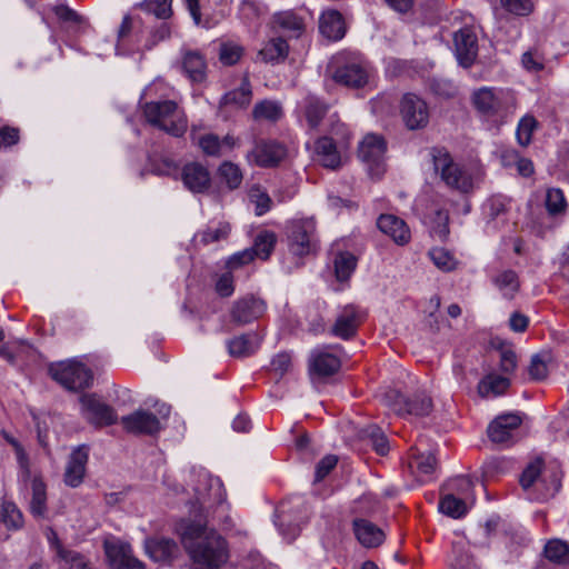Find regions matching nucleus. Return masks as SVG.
<instances>
[{
  "label": "nucleus",
  "mask_w": 569,
  "mask_h": 569,
  "mask_svg": "<svg viewBox=\"0 0 569 569\" xmlns=\"http://www.w3.org/2000/svg\"><path fill=\"white\" fill-rule=\"evenodd\" d=\"M176 531L190 558V569H220L228 562L227 540L206 521L181 520Z\"/></svg>",
  "instance_id": "obj_1"
},
{
  "label": "nucleus",
  "mask_w": 569,
  "mask_h": 569,
  "mask_svg": "<svg viewBox=\"0 0 569 569\" xmlns=\"http://www.w3.org/2000/svg\"><path fill=\"white\" fill-rule=\"evenodd\" d=\"M471 102L481 119L499 127L513 114L516 100L508 89L481 87L471 94Z\"/></svg>",
  "instance_id": "obj_2"
},
{
  "label": "nucleus",
  "mask_w": 569,
  "mask_h": 569,
  "mask_svg": "<svg viewBox=\"0 0 569 569\" xmlns=\"http://www.w3.org/2000/svg\"><path fill=\"white\" fill-rule=\"evenodd\" d=\"M146 121L168 134L181 137L188 128L184 111L172 100L146 102L142 107Z\"/></svg>",
  "instance_id": "obj_3"
},
{
  "label": "nucleus",
  "mask_w": 569,
  "mask_h": 569,
  "mask_svg": "<svg viewBox=\"0 0 569 569\" xmlns=\"http://www.w3.org/2000/svg\"><path fill=\"white\" fill-rule=\"evenodd\" d=\"M543 462L540 458L530 462L522 471L520 485L525 491L533 488L540 491L538 496L530 495V499H548L553 497L560 489V472L552 469H543Z\"/></svg>",
  "instance_id": "obj_4"
},
{
  "label": "nucleus",
  "mask_w": 569,
  "mask_h": 569,
  "mask_svg": "<svg viewBox=\"0 0 569 569\" xmlns=\"http://www.w3.org/2000/svg\"><path fill=\"white\" fill-rule=\"evenodd\" d=\"M433 168L440 174L447 187L461 193L473 190L476 179L470 170L455 162L445 150H435L432 153Z\"/></svg>",
  "instance_id": "obj_5"
},
{
  "label": "nucleus",
  "mask_w": 569,
  "mask_h": 569,
  "mask_svg": "<svg viewBox=\"0 0 569 569\" xmlns=\"http://www.w3.org/2000/svg\"><path fill=\"white\" fill-rule=\"evenodd\" d=\"M288 247L295 256H307L317 250L318 237L313 218L293 219L286 227Z\"/></svg>",
  "instance_id": "obj_6"
},
{
  "label": "nucleus",
  "mask_w": 569,
  "mask_h": 569,
  "mask_svg": "<svg viewBox=\"0 0 569 569\" xmlns=\"http://www.w3.org/2000/svg\"><path fill=\"white\" fill-rule=\"evenodd\" d=\"M308 519V507L301 497L281 502L277 509L276 526L281 536L291 541L300 533L301 525Z\"/></svg>",
  "instance_id": "obj_7"
},
{
  "label": "nucleus",
  "mask_w": 569,
  "mask_h": 569,
  "mask_svg": "<svg viewBox=\"0 0 569 569\" xmlns=\"http://www.w3.org/2000/svg\"><path fill=\"white\" fill-rule=\"evenodd\" d=\"M49 373L52 379L70 391H79L88 388L93 381L91 370L77 360L51 363Z\"/></svg>",
  "instance_id": "obj_8"
},
{
  "label": "nucleus",
  "mask_w": 569,
  "mask_h": 569,
  "mask_svg": "<svg viewBox=\"0 0 569 569\" xmlns=\"http://www.w3.org/2000/svg\"><path fill=\"white\" fill-rule=\"evenodd\" d=\"M157 415L138 409L121 418V425L127 432L134 435H154L163 427V421L170 415V407L166 403L159 406Z\"/></svg>",
  "instance_id": "obj_9"
},
{
  "label": "nucleus",
  "mask_w": 569,
  "mask_h": 569,
  "mask_svg": "<svg viewBox=\"0 0 569 569\" xmlns=\"http://www.w3.org/2000/svg\"><path fill=\"white\" fill-rule=\"evenodd\" d=\"M386 141L379 134L368 133L360 142L358 154L371 177L380 178L386 171Z\"/></svg>",
  "instance_id": "obj_10"
},
{
  "label": "nucleus",
  "mask_w": 569,
  "mask_h": 569,
  "mask_svg": "<svg viewBox=\"0 0 569 569\" xmlns=\"http://www.w3.org/2000/svg\"><path fill=\"white\" fill-rule=\"evenodd\" d=\"M383 402L399 416L411 415L416 417L428 416L432 409L431 399L425 395H416L412 399H406L399 391L389 390L383 395Z\"/></svg>",
  "instance_id": "obj_11"
},
{
  "label": "nucleus",
  "mask_w": 569,
  "mask_h": 569,
  "mask_svg": "<svg viewBox=\"0 0 569 569\" xmlns=\"http://www.w3.org/2000/svg\"><path fill=\"white\" fill-rule=\"evenodd\" d=\"M339 128L342 130V136L336 142H333L332 137H321L316 142L317 160L326 168H338L341 163V151L349 147L350 131L346 126Z\"/></svg>",
  "instance_id": "obj_12"
},
{
  "label": "nucleus",
  "mask_w": 569,
  "mask_h": 569,
  "mask_svg": "<svg viewBox=\"0 0 569 569\" xmlns=\"http://www.w3.org/2000/svg\"><path fill=\"white\" fill-rule=\"evenodd\" d=\"M80 413L90 423L109 426L117 421L114 410L96 393H83L79 398Z\"/></svg>",
  "instance_id": "obj_13"
},
{
  "label": "nucleus",
  "mask_w": 569,
  "mask_h": 569,
  "mask_svg": "<svg viewBox=\"0 0 569 569\" xmlns=\"http://www.w3.org/2000/svg\"><path fill=\"white\" fill-rule=\"evenodd\" d=\"M194 492L199 511L210 508L214 503L221 505L226 499V492L220 479L212 477L206 471L199 472Z\"/></svg>",
  "instance_id": "obj_14"
},
{
  "label": "nucleus",
  "mask_w": 569,
  "mask_h": 569,
  "mask_svg": "<svg viewBox=\"0 0 569 569\" xmlns=\"http://www.w3.org/2000/svg\"><path fill=\"white\" fill-rule=\"evenodd\" d=\"M103 548L113 569H144L142 561L133 556L129 543L111 538L104 540Z\"/></svg>",
  "instance_id": "obj_15"
},
{
  "label": "nucleus",
  "mask_w": 569,
  "mask_h": 569,
  "mask_svg": "<svg viewBox=\"0 0 569 569\" xmlns=\"http://www.w3.org/2000/svg\"><path fill=\"white\" fill-rule=\"evenodd\" d=\"M400 114L406 127L410 130L425 128L429 122L427 103L413 93L403 96L400 103Z\"/></svg>",
  "instance_id": "obj_16"
},
{
  "label": "nucleus",
  "mask_w": 569,
  "mask_h": 569,
  "mask_svg": "<svg viewBox=\"0 0 569 569\" xmlns=\"http://www.w3.org/2000/svg\"><path fill=\"white\" fill-rule=\"evenodd\" d=\"M286 156V149L274 141H257L253 148L246 154L249 164L259 167H272L278 164Z\"/></svg>",
  "instance_id": "obj_17"
},
{
  "label": "nucleus",
  "mask_w": 569,
  "mask_h": 569,
  "mask_svg": "<svg viewBox=\"0 0 569 569\" xmlns=\"http://www.w3.org/2000/svg\"><path fill=\"white\" fill-rule=\"evenodd\" d=\"M455 52L460 66L468 68L477 58L478 40L471 28H462L455 33Z\"/></svg>",
  "instance_id": "obj_18"
},
{
  "label": "nucleus",
  "mask_w": 569,
  "mask_h": 569,
  "mask_svg": "<svg viewBox=\"0 0 569 569\" xmlns=\"http://www.w3.org/2000/svg\"><path fill=\"white\" fill-rule=\"evenodd\" d=\"M368 68L359 59H352L338 67L333 73V79L347 87L360 88L368 82Z\"/></svg>",
  "instance_id": "obj_19"
},
{
  "label": "nucleus",
  "mask_w": 569,
  "mask_h": 569,
  "mask_svg": "<svg viewBox=\"0 0 569 569\" xmlns=\"http://www.w3.org/2000/svg\"><path fill=\"white\" fill-rule=\"evenodd\" d=\"M272 29L288 38H300L306 32V20L292 10L277 12L271 19Z\"/></svg>",
  "instance_id": "obj_20"
},
{
  "label": "nucleus",
  "mask_w": 569,
  "mask_h": 569,
  "mask_svg": "<svg viewBox=\"0 0 569 569\" xmlns=\"http://www.w3.org/2000/svg\"><path fill=\"white\" fill-rule=\"evenodd\" d=\"M340 368L339 358L327 349H315L309 358L311 379L332 376Z\"/></svg>",
  "instance_id": "obj_21"
},
{
  "label": "nucleus",
  "mask_w": 569,
  "mask_h": 569,
  "mask_svg": "<svg viewBox=\"0 0 569 569\" xmlns=\"http://www.w3.org/2000/svg\"><path fill=\"white\" fill-rule=\"evenodd\" d=\"M183 186L193 193H203L211 186L209 170L199 162H189L181 170Z\"/></svg>",
  "instance_id": "obj_22"
},
{
  "label": "nucleus",
  "mask_w": 569,
  "mask_h": 569,
  "mask_svg": "<svg viewBox=\"0 0 569 569\" xmlns=\"http://www.w3.org/2000/svg\"><path fill=\"white\" fill-rule=\"evenodd\" d=\"M521 418L517 415H503L488 427V437L495 443L508 445L513 440L515 431L520 427Z\"/></svg>",
  "instance_id": "obj_23"
},
{
  "label": "nucleus",
  "mask_w": 569,
  "mask_h": 569,
  "mask_svg": "<svg viewBox=\"0 0 569 569\" xmlns=\"http://www.w3.org/2000/svg\"><path fill=\"white\" fill-rule=\"evenodd\" d=\"M88 458L89 449L86 446H80L70 453L64 470V482L67 486L76 488L82 483Z\"/></svg>",
  "instance_id": "obj_24"
},
{
  "label": "nucleus",
  "mask_w": 569,
  "mask_h": 569,
  "mask_svg": "<svg viewBox=\"0 0 569 569\" xmlns=\"http://www.w3.org/2000/svg\"><path fill=\"white\" fill-rule=\"evenodd\" d=\"M266 310V303L256 297H244L234 302L231 319L237 325H246L258 319Z\"/></svg>",
  "instance_id": "obj_25"
},
{
  "label": "nucleus",
  "mask_w": 569,
  "mask_h": 569,
  "mask_svg": "<svg viewBox=\"0 0 569 569\" xmlns=\"http://www.w3.org/2000/svg\"><path fill=\"white\" fill-rule=\"evenodd\" d=\"M146 553L156 562H170L179 556L178 543L170 538L153 537L144 540Z\"/></svg>",
  "instance_id": "obj_26"
},
{
  "label": "nucleus",
  "mask_w": 569,
  "mask_h": 569,
  "mask_svg": "<svg viewBox=\"0 0 569 569\" xmlns=\"http://www.w3.org/2000/svg\"><path fill=\"white\" fill-rule=\"evenodd\" d=\"M361 321L360 312L355 306L343 307L331 328V333L341 339H350L357 332Z\"/></svg>",
  "instance_id": "obj_27"
},
{
  "label": "nucleus",
  "mask_w": 569,
  "mask_h": 569,
  "mask_svg": "<svg viewBox=\"0 0 569 569\" xmlns=\"http://www.w3.org/2000/svg\"><path fill=\"white\" fill-rule=\"evenodd\" d=\"M181 66L191 82L202 83L206 80L208 66L204 56L199 50H182Z\"/></svg>",
  "instance_id": "obj_28"
},
{
  "label": "nucleus",
  "mask_w": 569,
  "mask_h": 569,
  "mask_svg": "<svg viewBox=\"0 0 569 569\" xmlns=\"http://www.w3.org/2000/svg\"><path fill=\"white\" fill-rule=\"evenodd\" d=\"M197 144L206 156L222 157L238 146V140L231 134L220 139L217 134L204 133L197 139Z\"/></svg>",
  "instance_id": "obj_29"
},
{
  "label": "nucleus",
  "mask_w": 569,
  "mask_h": 569,
  "mask_svg": "<svg viewBox=\"0 0 569 569\" xmlns=\"http://www.w3.org/2000/svg\"><path fill=\"white\" fill-rule=\"evenodd\" d=\"M377 226L398 244H406L410 240L411 234L407 223L393 214H381Z\"/></svg>",
  "instance_id": "obj_30"
},
{
  "label": "nucleus",
  "mask_w": 569,
  "mask_h": 569,
  "mask_svg": "<svg viewBox=\"0 0 569 569\" xmlns=\"http://www.w3.org/2000/svg\"><path fill=\"white\" fill-rule=\"evenodd\" d=\"M319 30L321 34L331 41L343 38L346 24L341 13L337 10H326L319 18Z\"/></svg>",
  "instance_id": "obj_31"
},
{
  "label": "nucleus",
  "mask_w": 569,
  "mask_h": 569,
  "mask_svg": "<svg viewBox=\"0 0 569 569\" xmlns=\"http://www.w3.org/2000/svg\"><path fill=\"white\" fill-rule=\"evenodd\" d=\"M353 529L358 541L366 548L378 547L386 538L385 532L379 527L366 519H356Z\"/></svg>",
  "instance_id": "obj_32"
},
{
  "label": "nucleus",
  "mask_w": 569,
  "mask_h": 569,
  "mask_svg": "<svg viewBox=\"0 0 569 569\" xmlns=\"http://www.w3.org/2000/svg\"><path fill=\"white\" fill-rule=\"evenodd\" d=\"M260 342L261 339L256 332H249L228 340L227 348L231 357L246 358L259 349Z\"/></svg>",
  "instance_id": "obj_33"
},
{
  "label": "nucleus",
  "mask_w": 569,
  "mask_h": 569,
  "mask_svg": "<svg viewBox=\"0 0 569 569\" xmlns=\"http://www.w3.org/2000/svg\"><path fill=\"white\" fill-rule=\"evenodd\" d=\"M252 98L251 87L247 77L243 78L239 88L223 94L220 100L221 107L243 108Z\"/></svg>",
  "instance_id": "obj_34"
},
{
  "label": "nucleus",
  "mask_w": 569,
  "mask_h": 569,
  "mask_svg": "<svg viewBox=\"0 0 569 569\" xmlns=\"http://www.w3.org/2000/svg\"><path fill=\"white\" fill-rule=\"evenodd\" d=\"M328 106L317 97L308 96L305 99L303 114L308 126L311 129L318 128L323 117L327 114Z\"/></svg>",
  "instance_id": "obj_35"
},
{
  "label": "nucleus",
  "mask_w": 569,
  "mask_h": 569,
  "mask_svg": "<svg viewBox=\"0 0 569 569\" xmlns=\"http://www.w3.org/2000/svg\"><path fill=\"white\" fill-rule=\"evenodd\" d=\"M510 386L509 379L496 373L483 377L478 385V392L481 397L499 396Z\"/></svg>",
  "instance_id": "obj_36"
},
{
  "label": "nucleus",
  "mask_w": 569,
  "mask_h": 569,
  "mask_svg": "<svg viewBox=\"0 0 569 569\" xmlns=\"http://www.w3.org/2000/svg\"><path fill=\"white\" fill-rule=\"evenodd\" d=\"M31 489L30 511L37 518H44L47 513L46 485L40 478H33Z\"/></svg>",
  "instance_id": "obj_37"
},
{
  "label": "nucleus",
  "mask_w": 569,
  "mask_h": 569,
  "mask_svg": "<svg viewBox=\"0 0 569 569\" xmlns=\"http://www.w3.org/2000/svg\"><path fill=\"white\" fill-rule=\"evenodd\" d=\"M289 51L287 41L281 37L271 38L259 51V56L266 62L283 60Z\"/></svg>",
  "instance_id": "obj_38"
},
{
  "label": "nucleus",
  "mask_w": 569,
  "mask_h": 569,
  "mask_svg": "<svg viewBox=\"0 0 569 569\" xmlns=\"http://www.w3.org/2000/svg\"><path fill=\"white\" fill-rule=\"evenodd\" d=\"M218 177L222 183H224L230 190H234L240 187L243 174L238 164L224 161L218 168Z\"/></svg>",
  "instance_id": "obj_39"
},
{
  "label": "nucleus",
  "mask_w": 569,
  "mask_h": 569,
  "mask_svg": "<svg viewBox=\"0 0 569 569\" xmlns=\"http://www.w3.org/2000/svg\"><path fill=\"white\" fill-rule=\"evenodd\" d=\"M410 468L415 469L423 481L430 480L437 470L436 457L431 453H419L410 461Z\"/></svg>",
  "instance_id": "obj_40"
},
{
  "label": "nucleus",
  "mask_w": 569,
  "mask_h": 569,
  "mask_svg": "<svg viewBox=\"0 0 569 569\" xmlns=\"http://www.w3.org/2000/svg\"><path fill=\"white\" fill-rule=\"evenodd\" d=\"M360 437L368 440L377 453L385 456L389 451V442L382 430L376 426H368L360 431Z\"/></svg>",
  "instance_id": "obj_41"
},
{
  "label": "nucleus",
  "mask_w": 569,
  "mask_h": 569,
  "mask_svg": "<svg viewBox=\"0 0 569 569\" xmlns=\"http://www.w3.org/2000/svg\"><path fill=\"white\" fill-rule=\"evenodd\" d=\"M333 264L337 280L346 281L357 267V258L350 252H339L333 259Z\"/></svg>",
  "instance_id": "obj_42"
},
{
  "label": "nucleus",
  "mask_w": 569,
  "mask_h": 569,
  "mask_svg": "<svg viewBox=\"0 0 569 569\" xmlns=\"http://www.w3.org/2000/svg\"><path fill=\"white\" fill-rule=\"evenodd\" d=\"M493 283L506 298H513L520 286L513 270L501 271L493 278Z\"/></svg>",
  "instance_id": "obj_43"
},
{
  "label": "nucleus",
  "mask_w": 569,
  "mask_h": 569,
  "mask_svg": "<svg viewBox=\"0 0 569 569\" xmlns=\"http://www.w3.org/2000/svg\"><path fill=\"white\" fill-rule=\"evenodd\" d=\"M439 510L451 518H461L467 513V501L456 497L453 493H448L441 498Z\"/></svg>",
  "instance_id": "obj_44"
},
{
  "label": "nucleus",
  "mask_w": 569,
  "mask_h": 569,
  "mask_svg": "<svg viewBox=\"0 0 569 569\" xmlns=\"http://www.w3.org/2000/svg\"><path fill=\"white\" fill-rule=\"evenodd\" d=\"M252 114L256 120L277 121L282 116V108L277 101L262 100L254 106Z\"/></svg>",
  "instance_id": "obj_45"
},
{
  "label": "nucleus",
  "mask_w": 569,
  "mask_h": 569,
  "mask_svg": "<svg viewBox=\"0 0 569 569\" xmlns=\"http://www.w3.org/2000/svg\"><path fill=\"white\" fill-rule=\"evenodd\" d=\"M230 232V226L226 222H221L216 227H209L203 231L194 234V242L198 244H209L221 239L227 238Z\"/></svg>",
  "instance_id": "obj_46"
},
{
  "label": "nucleus",
  "mask_w": 569,
  "mask_h": 569,
  "mask_svg": "<svg viewBox=\"0 0 569 569\" xmlns=\"http://www.w3.org/2000/svg\"><path fill=\"white\" fill-rule=\"evenodd\" d=\"M276 240L277 239L273 232L263 231L257 236L253 247L249 250L253 251V258L259 257L260 259L266 260L272 252Z\"/></svg>",
  "instance_id": "obj_47"
},
{
  "label": "nucleus",
  "mask_w": 569,
  "mask_h": 569,
  "mask_svg": "<svg viewBox=\"0 0 569 569\" xmlns=\"http://www.w3.org/2000/svg\"><path fill=\"white\" fill-rule=\"evenodd\" d=\"M545 204L548 213L553 217L563 214L567 210L566 198L562 190L559 188H550L547 190Z\"/></svg>",
  "instance_id": "obj_48"
},
{
  "label": "nucleus",
  "mask_w": 569,
  "mask_h": 569,
  "mask_svg": "<svg viewBox=\"0 0 569 569\" xmlns=\"http://www.w3.org/2000/svg\"><path fill=\"white\" fill-rule=\"evenodd\" d=\"M545 556L547 559L558 563L569 561V546L560 539H552L545 546Z\"/></svg>",
  "instance_id": "obj_49"
},
{
  "label": "nucleus",
  "mask_w": 569,
  "mask_h": 569,
  "mask_svg": "<svg viewBox=\"0 0 569 569\" xmlns=\"http://www.w3.org/2000/svg\"><path fill=\"white\" fill-rule=\"evenodd\" d=\"M172 0H143L137 7L154 14L158 19H169L172 14Z\"/></svg>",
  "instance_id": "obj_50"
},
{
  "label": "nucleus",
  "mask_w": 569,
  "mask_h": 569,
  "mask_svg": "<svg viewBox=\"0 0 569 569\" xmlns=\"http://www.w3.org/2000/svg\"><path fill=\"white\" fill-rule=\"evenodd\" d=\"M0 521L9 529H18L22 526L23 518L13 502L4 501L0 509Z\"/></svg>",
  "instance_id": "obj_51"
},
{
  "label": "nucleus",
  "mask_w": 569,
  "mask_h": 569,
  "mask_svg": "<svg viewBox=\"0 0 569 569\" xmlns=\"http://www.w3.org/2000/svg\"><path fill=\"white\" fill-rule=\"evenodd\" d=\"M248 197L254 204L257 216H262L271 209V198L260 186H252L248 191Z\"/></svg>",
  "instance_id": "obj_52"
},
{
  "label": "nucleus",
  "mask_w": 569,
  "mask_h": 569,
  "mask_svg": "<svg viewBox=\"0 0 569 569\" xmlns=\"http://www.w3.org/2000/svg\"><path fill=\"white\" fill-rule=\"evenodd\" d=\"M537 128V120L531 116H525L520 119L516 137L520 146L527 147L531 142L532 133Z\"/></svg>",
  "instance_id": "obj_53"
},
{
  "label": "nucleus",
  "mask_w": 569,
  "mask_h": 569,
  "mask_svg": "<svg viewBox=\"0 0 569 569\" xmlns=\"http://www.w3.org/2000/svg\"><path fill=\"white\" fill-rule=\"evenodd\" d=\"M429 256L433 263L442 271H451L457 266L455 257L445 248H433Z\"/></svg>",
  "instance_id": "obj_54"
},
{
  "label": "nucleus",
  "mask_w": 569,
  "mask_h": 569,
  "mask_svg": "<svg viewBox=\"0 0 569 569\" xmlns=\"http://www.w3.org/2000/svg\"><path fill=\"white\" fill-rule=\"evenodd\" d=\"M546 59L537 49L532 48L521 56V64L529 72H539L545 68Z\"/></svg>",
  "instance_id": "obj_55"
},
{
  "label": "nucleus",
  "mask_w": 569,
  "mask_h": 569,
  "mask_svg": "<svg viewBox=\"0 0 569 569\" xmlns=\"http://www.w3.org/2000/svg\"><path fill=\"white\" fill-rule=\"evenodd\" d=\"M243 49L241 46L233 42H226L220 46L219 60L226 66L237 63L242 57Z\"/></svg>",
  "instance_id": "obj_56"
},
{
  "label": "nucleus",
  "mask_w": 569,
  "mask_h": 569,
  "mask_svg": "<svg viewBox=\"0 0 569 569\" xmlns=\"http://www.w3.org/2000/svg\"><path fill=\"white\" fill-rule=\"evenodd\" d=\"M500 3L509 13L519 17L528 16L533 10L532 0H500Z\"/></svg>",
  "instance_id": "obj_57"
},
{
  "label": "nucleus",
  "mask_w": 569,
  "mask_h": 569,
  "mask_svg": "<svg viewBox=\"0 0 569 569\" xmlns=\"http://www.w3.org/2000/svg\"><path fill=\"white\" fill-rule=\"evenodd\" d=\"M214 289L220 297H230L234 291L232 270L227 269L217 276Z\"/></svg>",
  "instance_id": "obj_58"
},
{
  "label": "nucleus",
  "mask_w": 569,
  "mask_h": 569,
  "mask_svg": "<svg viewBox=\"0 0 569 569\" xmlns=\"http://www.w3.org/2000/svg\"><path fill=\"white\" fill-rule=\"evenodd\" d=\"M53 12L60 21L68 23L70 27H80L84 22L83 17L64 4L54 6Z\"/></svg>",
  "instance_id": "obj_59"
},
{
  "label": "nucleus",
  "mask_w": 569,
  "mask_h": 569,
  "mask_svg": "<svg viewBox=\"0 0 569 569\" xmlns=\"http://www.w3.org/2000/svg\"><path fill=\"white\" fill-rule=\"evenodd\" d=\"M528 373L532 380H542L548 375L547 360L541 355H535L528 367Z\"/></svg>",
  "instance_id": "obj_60"
},
{
  "label": "nucleus",
  "mask_w": 569,
  "mask_h": 569,
  "mask_svg": "<svg viewBox=\"0 0 569 569\" xmlns=\"http://www.w3.org/2000/svg\"><path fill=\"white\" fill-rule=\"evenodd\" d=\"M473 482L468 476H459L449 481V488L467 500L472 492Z\"/></svg>",
  "instance_id": "obj_61"
},
{
  "label": "nucleus",
  "mask_w": 569,
  "mask_h": 569,
  "mask_svg": "<svg viewBox=\"0 0 569 569\" xmlns=\"http://www.w3.org/2000/svg\"><path fill=\"white\" fill-rule=\"evenodd\" d=\"M338 459L333 455L323 457L316 467L315 481H321L336 467Z\"/></svg>",
  "instance_id": "obj_62"
},
{
  "label": "nucleus",
  "mask_w": 569,
  "mask_h": 569,
  "mask_svg": "<svg viewBox=\"0 0 569 569\" xmlns=\"http://www.w3.org/2000/svg\"><path fill=\"white\" fill-rule=\"evenodd\" d=\"M252 260L253 251L246 249L229 257V259L226 262V268L229 270H234L243 264L251 262Z\"/></svg>",
  "instance_id": "obj_63"
},
{
  "label": "nucleus",
  "mask_w": 569,
  "mask_h": 569,
  "mask_svg": "<svg viewBox=\"0 0 569 569\" xmlns=\"http://www.w3.org/2000/svg\"><path fill=\"white\" fill-rule=\"evenodd\" d=\"M171 37V27L168 23H161L157 27L150 36V39L147 41V49H152L160 41L168 40Z\"/></svg>",
  "instance_id": "obj_64"
}]
</instances>
